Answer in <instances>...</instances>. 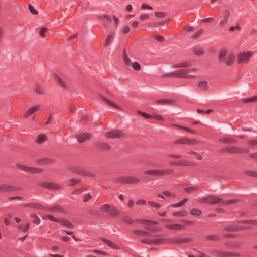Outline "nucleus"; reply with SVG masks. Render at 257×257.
<instances>
[{
  "label": "nucleus",
  "mask_w": 257,
  "mask_h": 257,
  "mask_svg": "<svg viewBox=\"0 0 257 257\" xmlns=\"http://www.w3.org/2000/svg\"><path fill=\"white\" fill-rule=\"evenodd\" d=\"M235 202L236 200L234 199L228 200L224 201L222 199L214 195H208L199 200V202L200 203H208L212 204L218 203H220L221 204H230L234 203Z\"/></svg>",
  "instance_id": "nucleus-1"
},
{
  "label": "nucleus",
  "mask_w": 257,
  "mask_h": 257,
  "mask_svg": "<svg viewBox=\"0 0 257 257\" xmlns=\"http://www.w3.org/2000/svg\"><path fill=\"white\" fill-rule=\"evenodd\" d=\"M196 70V68H192L184 69H179L175 71L170 72L165 75V76H173L175 77L191 78L195 77L194 75L190 74V72H194Z\"/></svg>",
  "instance_id": "nucleus-2"
},
{
  "label": "nucleus",
  "mask_w": 257,
  "mask_h": 257,
  "mask_svg": "<svg viewBox=\"0 0 257 257\" xmlns=\"http://www.w3.org/2000/svg\"><path fill=\"white\" fill-rule=\"evenodd\" d=\"M174 172L172 168L157 169L145 170L143 173L145 175L154 177H161L171 175Z\"/></svg>",
  "instance_id": "nucleus-3"
},
{
  "label": "nucleus",
  "mask_w": 257,
  "mask_h": 257,
  "mask_svg": "<svg viewBox=\"0 0 257 257\" xmlns=\"http://www.w3.org/2000/svg\"><path fill=\"white\" fill-rule=\"evenodd\" d=\"M69 170L77 174L91 177H95V175L93 173L89 172L87 170L77 165L70 166L69 167Z\"/></svg>",
  "instance_id": "nucleus-4"
},
{
  "label": "nucleus",
  "mask_w": 257,
  "mask_h": 257,
  "mask_svg": "<svg viewBox=\"0 0 257 257\" xmlns=\"http://www.w3.org/2000/svg\"><path fill=\"white\" fill-rule=\"evenodd\" d=\"M122 57L123 61L126 65L131 66L135 70H139L141 69V66L138 63H132L131 60L128 58L125 53V49H124L123 51Z\"/></svg>",
  "instance_id": "nucleus-5"
},
{
  "label": "nucleus",
  "mask_w": 257,
  "mask_h": 257,
  "mask_svg": "<svg viewBox=\"0 0 257 257\" xmlns=\"http://www.w3.org/2000/svg\"><path fill=\"white\" fill-rule=\"evenodd\" d=\"M174 143L175 144H180L182 145H194L199 144L200 142L196 139H190L183 137L175 140Z\"/></svg>",
  "instance_id": "nucleus-6"
},
{
  "label": "nucleus",
  "mask_w": 257,
  "mask_h": 257,
  "mask_svg": "<svg viewBox=\"0 0 257 257\" xmlns=\"http://www.w3.org/2000/svg\"><path fill=\"white\" fill-rule=\"evenodd\" d=\"M17 166L21 170L31 173H39L43 171V169L40 168L31 167L22 164H18Z\"/></svg>",
  "instance_id": "nucleus-7"
},
{
  "label": "nucleus",
  "mask_w": 257,
  "mask_h": 257,
  "mask_svg": "<svg viewBox=\"0 0 257 257\" xmlns=\"http://www.w3.org/2000/svg\"><path fill=\"white\" fill-rule=\"evenodd\" d=\"M252 52L248 51L247 52H242L239 54L237 57V61L239 63H245L251 57Z\"/></svg>",
  "instance_id": "nucleus-8"
},
{
  "label": "nucleus",
  "mask_w": 257,
  "mask_h": 257,
  "mask_svg": "<svg viewBox=\"0 0 257 257\" xmlns=\"http://www.w3.org/2000/svg\"><path fill=\"white\" fill-rule=\"evenodd\" d=\"M223 151L227 152L230 153H240L242 152H247L249 150L248 149H244L236 146H228L224 149Z\"/></svg>",
  "instance_id": "nucleus-9"
},
{
  "label": "nucleus",
  "mask_w": 257,
  "mask_h": 257,
  "mask_svg": "<svg viewBox=\"0 0 257 257\" xmlns=\"http://www.w3.org/2000/svg\"><path fill=\"white\" fill-rule=\"evenodd\" d=\"M41 110V107L40 105L34 106L29 108L24 114V116L25 118L33 116L34 117L36 115L37 111Z\"/></svg>",
  "instance_id": "nucleus-10"
},
{
  "label": "nucleus",
  "mask_w": 257,
  "mask_h": 257,
  "mask_svg": "<svg viewBox=\"0 0 257 257\" xmlns=\"http://www.w3.org/2000/svg\"><path fill=\"white\" fill-rule=\"evenodd\" d=\"M39 185L44 188L50 189H59L62 188L60 184H55L48 182H41L39 183Z\"/></svg>",
  "instance_id": "nucleus-11"
},
{
  "label": "nucleus",
  "mask_w": 257,
  "mask_h": 257,
  "mask_svg": "<svg viewBox=\"0 0 257 257\" xmlns=\"http://www.w3.org/2000/svg\"><path fill=\"white\" fill-rule=\"evenodd\" d=\"M20 189L18 187L9 184H0V192H11L18 191Z\"/></svg>",
  "instance_id": "nucleus-12"
},
{
  "label": "nucleus",
  "mask_w": 257,
  "mask_h": 257,
  "mask_svg": "<svg viewBox=\"0 0 257 257\" xmlns=\"http://www.w3.org/2000/svg\"><path fill=\"white\" fill-rule=\"evenodd\" d=\"M165 241V239L162 238H156V239H147L145 238L141 240V242L146 244H158L163 243Z\"/></svg>",
  "instance_id": "nucleus-13"
},
{
  "label": "nucleus",
  "mask_w": 257,
  "mask_h": 257,
  "mask_svg": "<svg viewBox=\"0 0 257 257\" xmlns=\"http://www.w3.org/2000/svg\"><path fill=\"white\" fill-rule=\"evenodd\" d=\"M105 136L109 138H120L123 136L122 133L119 130H113L111 132L106 133Z\"/></svg>",
  "instance_id": "nucleus-14"
},
{
  "label": "nucleus",
  "mask_w": 257,
  "mask_h": 257,
  "mask_svg": "<svg viewBox=\"0 0 257 257\" xmlns=\"http://www.w3.org/2000/svg\"><path fill=\"white\" fill-rule=\"evenodd\" d=\"M240 255V254L238 253L224 251H218L216 253L217 257H232L239 256Z\"/></svg>",
  "instance_id": "nucleus-15"
},
{
  "label": "nucleus",
  "mask_w": 257,
  "mask_h": 257,
  "mask_svg": "<svg viewBox=\"0 0 257 257\" xmlns=\"http://www.w3.org/2000/svg\"><path fill=\"white\" fill-rule=\"evenodd\" d=\"M91 137V134L89 133H84L76 135V137L80 143H83L89 140Z\"/></svg>",
  "instance_id": "nucleus-16"
},
{
  "label": "nucleus",
  "mask_w": 257,
  "mask_h": 257,
  "mask_svg": "<svg viewBox=\"0 0 257 257\" xmlns=\"http://www.w3.org/2000/svg\"><path fill=\"white\" fill-rule=\"evenodd\" d=\"M100 98L104 101V102L108 105H109L114 108H116L119 110H122V108L120 106L115 104L114 103L110 101L109 100L107 99L106 97H105L104 96H103L102 94H99Z\"/></svg>",
  "instance_id": "nucleus-17"
},
{
  "label": "nucleus",
  "mask_w": 257,
  "mask_h": 257,
  "mask_svg": "<svg viewBox=\"0 0 257 257\" xmlns=\"http://www.w3.org/2000/svg\"><path fill=\"white\" fill-rule=\"evenodd\" d=\"M170 164L174 166H191L193 164L191 162L185 160H181L180 161H173L170 162Z\"/></svg>",
  "instance_id": "nucleus-18"
},
{
  "label": "nucleus",
  "mask_w": 257,
  "mask_h": 257,
  "mask_svg": "<svg viewBox=\"0 0 257 257\" xmlns=\"http://www.w3.org/2000/svg\"><path fill=\"white\" fill-rule=\"evenodd\" d=\"M165 228L172 230H180L184 229L185 226L180 224H173L166 225Z\"/></svg>",
  "instance_id": "nucleus-19"
},
{
  "label": "nucleus",
  "mask_w": 257,
  "mask_h": 257,
  "mask_svg": "<svg viewBox=\"0 0 257 257\" xmlns=\"http://www.w3.org/2000/svg\"><path fill=\"white\" fill-rule=\"evenodd\" d=\"M53 76L55 81L57 84L63 88H66L67 87L66 83L59 75L57 74H54Z\"/></svg>",
  "instance_id": "nucleus-20"
},
{
  "label": "nucleus",
  "mask_w": 257,
  "mask_h": 257,
  "mask_svg": "<svg viewBox=\"0 0 257 257\" xmlns=\"http://www.w3.org/2000/svg\"><path fill=\"white\" fill-rule=\"evenodd\" d=\"M35 162L38 165H43L52 163L53 162V159L49 158H43L37 159Z\"/></svg>",
  "instance_id": "nucleus-21"
},
{
  "label": "nucleus",
  "mask_w": 257,
  "mask_h": 257,
  "mask_svg": "<svg viewBox=\"0 0 257 257\" xmlns=\"http://www.w3.org/2000/svg\"><path fill=\"white\" fill-rule=\"evenodd\" d=\"M95 147L98 149L102 150H108L110 149V146L108 144L101 142L96 143L95 144Z\"/></svg>",
  "instance_id": "nucleus-22"
},
{
  "label": "nucleus",
  "mask_w": 257,
  "mask_h": 257,
  "mask_svg": "<svg viewBox=\"0 0 257 257\" xmlns=\"http://www.w3.org/2000/svg\"><path fill=\"white\" fill-rule=\"evenodd\" d=\"M227 55V51L226 50H221L218 56L219 62L221 63L225 62Z\"/></svg>",
  "instance_id": "nucleus-23"
},
{
  "label": "nucleus",
  "mask_w": 257,
  "mask_h": 257,
  "mask_svg": "<svg viewBox=\"0 0 257 257\" xmlns=\"http://www.w3.org/2000/svg\"><path fill=\"white\" fill-rule=\"evenodd\" d=\"M188 214V212L186 210H181L179 211L173 212L172 215L174 217H185Z\"/></svg>",
  "instance_id": "nucleus-24"
},
{
  "label": "nucleus",
  "mask_w": 257,
  "mask_h": 257,
  "mask_svg": "<svg viewBox=\"0 0 257 257\" xmlns=\"http://www.w3.org/2000/svg\"><path fill=\"white\" fill-rule=\"evenodd\" d=\"M192 239L190 238H177L173 240V242L175 243H183L191 241Z\"/></svg>",
  "instance_id": "nucleus-25"
},
{
  "label": "nucleus",
  "mask_w": 257,
  "mask_h": 257,
  "mask_svg": "<svg viewBox=\"0 0 257 257\" xmlns=\"http://www.w3.org/2000/svg\"><path fill=\"white\" fill-rule=\"evenodd\" d=\"M114 32H111L110 34L107 36L106 39L104 42V46L105 47H107L112 41L114 37Z\"/></svg>",
  "instance_id": "nucleus-26"
},
{
  "label": "nucleus",
  "mask_w": 257,
  "mask_h": 257,
  "mask_svg": "<svg viewBox=\"0 0 257 257\" xmlns=\"http://www.w3.org/2000/svg\"><path fill=\"white\" fill-rule=\"evenodd\" d=\"M174 102L172 100L162 99L156 101V103L160 105H172Z\"/></svg>",
  "instance_id": "nucleus-27"
},
{
  "label": "nucleus",
  "mask_w": 257,
  "mask_h": 257,
  "mask_svg": "<svg viewBox=\"0 0 257 257\" xmlns=\"http://www.w3.org/2000/svg\"><path fill=\"white\" fill-rule=\"evenodd\" d=\"M137 223L146 224H157V222L155 221H152L145 219H137L135 221Z\"/></svg>",
  "instance_id": "nucleus-28"
},
{
  "label": "nucleus",
  "mask_w": 257,
  "mask_h": 257,
  "mask_svg": "<svg viewBox=\"0 0 257 257\" xmlns=\"http://www.w3.org/2000/svg\"><path fill=\"white\" fill-rule=\"evenodd\" d=\"M197 86L200 90L203 91L206 90L208 89L207 82L206 81L198 82Z\"/></svg>",
  "instance_id": "nucleus-29"
},
{
  "label": "nucleus",
  "mask_w": 257,
  "mask_h": 257,
  "mask_svg": "<svg viewBox=\"0 0 257 257\" xmlns=\"http://www.w3.org/2000/svg\"><path fill=\"white\" fill-rule=\"evenodd\" d=\"M219 142L226 143V144H233L236 143L237 141L236 140L231 139L229 138H223L219 139Z\"/></svg>",
  "instance_id": "nucleus-30"
},
{
  "label": "nucleus",
  "mask_w": 257,
  "mask_h": 257,
  "mask_svg": "<svg viewBox=\"0 0 257 257\" xmlns=\"http://www.w3.org/2000/svg\"><path fill=\"white\" fill-rule=\"evenodd\" d=\"M104 17L106 19L107 21L108 22H112L113 21L115 25H117L119 20L118 19L114 16H111L109 15H104Z\"/></svg>",
  "instance_id": "nucleus-31"
},
{
  "label": "nucleus",
  "mask_w": 257,
  "mask_h": 257,
  "mask_svg": "<svg viewBox=\"0 0 257 257\" xmlns=\"http://www.w3.org/2000/svg\"><path fill=\"white\" fill-rule=\"evenodd\" d=\"M234 57L232 54H229L227 56L226 59H225V63L228 66L231 65L234 61Z\"/></svg>",
  "instance_id": "nucleus-32"
},
{
  "label": "nucleus",
  "mask_w": 257,
  "mask_h": 257,
  "mask_svg": "<svg viewBox=\"0 0 257 257\" xmlns=\"http://www.w3.org/2000/svg\"><path fill=\"white\" fill-rule=\"evenodd\" d=\"M243 224L244 225H241L239 227L243 229H247L250 227L248 225V224H255L257 225V221H254V220H247L243 222Z\"/></svg>",
  "instance_id": "nucleus-33"
},
{
  "label": "nucleus",
  "mask_w": 257,
  "mask_h": 257,
  "mask_svg": "<svg viewBox=\"0 0 257 257\" xmlns=\"http://www.w3.org/2000/svg\"><path fill=\"white\" fill-rule=\"evenodd\" d=\"M140 181V179L135 176H127V184H137L139 183Z\"/></svg>",
  "instance_id": "nucleus-34"
},
{
  "label": "nucleus",
  "mask_w": 257,
  "mask_h": 257,
  "mask_svg": "<svg viewBox=\"0 0 257 257\" xmlns=\"http://www.w3.org/2000/svg\"><path fill=\"white\" fill-rule=\"evenodd\" d=\"M102 240L104 243H105L107 245H108L109 247H111L112 248H117V245L112 241L106 239L105 238H102Z\"/></svg>",
  "instance_id": "nucleus-35"
},
{
  "label": "nucleus",
  "mask_w": 257,
  "mask_h": 257,
  "mask_svg": "<svg viewBox=\"0 0 257 257\" xmlns=\"http://www.w3.org/2000/svg\"><path fill=\"white\" fill-rule=\"evenodd\" d=\"M187 198H184L179 202L171 204V206L175 208L181 207L187 201Z\"/></svg>",
  "instance_id": "nucleus-36"
},
{
  "label": "nucleus",
  "mask_w": 257,
  "mask_h": 257,
  "mask_svg": "<svg viewBox=\"0 0 257 257\" xmlns=\"http://www.w3.org/2000/svg\"><path fill=\"white\" fill-rule=\"evenodd\" d=\"M108 212L109 215L113 216H116L119 214L118 211L113 206H110V210H109Z\"/></svg>",
  "instance_id": "nucleus-37"
},
{
  "label": "nucleus",
  "mask_w": 257,
  "mask_h": 257,
  "mask_svg": "<svg viewBox=\"0 0 257 257\" xmlns=\"http://www.w3.org/2000/svg\"><path fill=\"white\" fill-rule=\"evenodd\" d=\"M241 102L244 103H249L257 102V95L256 96L243 99L241 100Z\"/></svg>",
  "instance_id": "nucleus-38"
},
{
  "label": "nucleus",
  "mask_w": 257,
  "mask_h": 257,
  "mask_svg": "<svg viewBox=\"0 0 257 257\" xmlns=\"http://www.w3.org/2000/svg\"><path fill=\"white\" fill-rule=\"evenodd\" d=\"M115 181L117 183L127 184V176L119 177L115 179Z\"/></svg>",
  "instance_id": "nucleus-39"
},
{
  "label": "nucleus",
  "mask_w": 257,
  "mask_h": 257,
  "mask_svg": "<svg viewBox=\"0 0 257 257\" xmlns=\"http://www.w3.org/2000/svg\"><path fill=\"white\" fill-rule=\"evenodd\" d=\"M59 223L62 224V225H64L65 226L68 227H72L73 225L71 222H70L68 220L65 219H60Z\"/></svg>",
  "instance_id": "nucleus-40"
},
{
  "label": "nucleus",
  "mask_w": 257,
  "mask_h": 257,
  "mask_svg": "<svg viewBox=\"0 0 257 257\" xmlns=\"http://www.w3.org/2000/svg\"><path fill=\"white\" fill-rule=\"evenodd\" d=\"M191 66V64L189 62H184L182 63H178L175 65V68L180 67H189Z\"/></svg>",
  "instance_id": "nucleus-41"
},
{
  "label": "nucleus",
  "mask_w": 257,
  "mask_h": 257,
  "mask_svg": "<svg viewBox=\"0 0 257 257\" xmlns=\"http://www.w3.org/2000/svg\"><path fill=\"white\" fill-rule=\"evenodd\" d=\"M190 214L195 217H198L201 214V211L197 208H193L190 210Z\"/></svg>",
  "instance_id": "nucleus-42"
},
{
  "label": "nucleus",
  "mask_w": 257,
  "mask_h": 257,
  "mask_svg": "<svg viewBox=\"0 0 257 257\" xmlns=\"http://www.w3.org/2000/svg\"><path fill=\"white\" fill-rule=\"evenodd\" d=\"M222 13L223 14L222 19L228 20V19L229 18V17L230 16V10L228 9H225V10H224Z\"/></svg>",
  "instance_id": "nucleus-43"
},
{
  "label": "nucleus",
  "mask_w": 257,
  "mask_h": 257,
  "mask_svg": "<svg viewBox=\"0 0 257 257\" xmlns=\"http://www.w3.org/2000/svg\"><path fill=\"white\" fill-rule=\"evenodd\" d=\"M135 233L137 235H139L143 236H151L150 233L141 230H135L134 231Z\"/></svg>",
  "instance_id": "nucleus-44"
},
{
  "label": "nucleus",
  "mask_w": 257,
  "mask_h": 257,
  "mask_svg": "<svg viewBox=\"0 0 257 257\" xmlns=\"http://www.w3.org/2000/svg\"><path fill=\"white\" fill-rule=\"evenodd\" d=\"M35 92L37 94L39 95H43L44 94V91L43 88H42L40 85H36L35 87Z\"/></svg>",
  "instance_id": "nucleus-45"
},
{
  "label": "nucleus",
  "mask_w": 257,
  "mask_h": 257,
  "mask_svg": "<svg viewBox=\"0 0 257 257\" xmlns=\"http://www.w3.org/2000/svg\"><path fill=\"white\" fill-rule=\"evenodd\" d=\"M80 181V180L79 179H71L67 181V184L68 186H72Z\"/></svg>",
  "instance_id": "nucleus-46"
},
{
  "label": "nucleus",
  "mask_w": 257,
  "mask_h": 257,
  "mask_svg": "<svg viewBox=\"0 0 257 257\" xmlns=\"http://www.w3.org/2000/svg\"><path fill=\"white\" fill-rule=\"evenodd\" d=\"M30 217L33 219V222L36 224H39L40 223V219L35 214H31Z\"/></svg>",
  "instance_id": "nucleus-47"
},
{
  "label": "nucleus",
  "mask_w": 257,
  "mask_h": 257,
  "mask_svg": "<svg viewBox=\"0 0 257 257\" xmlns=\"http://www.w3.org/2000/svg\"><path fill=\"white\" fill-rule=\"evenodd\" d=\"M25 207H30L32 208H41L42 206L40 204L35 203H31L29 204H26L24 205Z\"/></svg>",
  "instance_id": "nucleus-48"
},
{
  "label": "nucleus",
  "mask_w": 257,
  "mask_h": 257,
  "mask_svg": "<svg viewBox=\"0 0 257 257\" xmlns=\"http://www.w3.org/2000/svg\"><path fill=\"white\" fill-rule=\"evenodd\" d=\"M110 206H111L108 204H104L101 206L100 210L103 212H108Z\"/></svg>",
  "instance_id": "nucleus-49"
},
{
  "label": "nucleus",
  "mask_w": 257,
  "mask_h": 257,
  "mask_svg": "<svg viewBox=\"0 0 257 257\" xmlns=\"http://www.w3.org/2000/svg\"><path fill=\"white\" fill-rule=\"evenodd\" d=\"M163 194L166 196L170 197L172 198H176V195L175 193L170 192L169 191H164L163 192Z\"/></svg>",
  "instance_id": "nucleus-50"
},
{
  "label": "nucleus",
  "mask_w": 257,
  "mask_h": 257,
  "mask_svg": "<svg viewBox=\"0 0 257 257\" xmlns=\"http://www.w3.org/2000/svg\"><path fill=\"white\" fill-rule=\"evenodd\" d=\"M45 138L46 136L44 134H40L38 136L37 142L38 144H41L45 140Z\"/></svg>",
  "instance_id": "nucleus-51"
},
{
  "label": "nucleus",
  "mask_w": 257,
  "mask_h": 257,
  "mask_svg": "<svg viewBox=\"0 0 257 257\" xmlns=\"http://www.w3.org/2000/svg\"><path fill=\"white\" fill-rule=\"evenodd\" d=\"M244 174L246 175L249 176H252L254 177H257V172L253 171H245L244 172Z\"/></svg>",
  "instance_id": "nucleus-52"
},
{
  "label": "nucleus",
  "mask_w": 257,
  "mask_h": 257,
  "mask_svg": "<svg viewBox=\"0 0 257 257\" xmlns=\"http://www.w3.org/2000/svg\"><path fill=\"white\" fill-rule=\"evenodd\" d=\"M197 190V188L195 186H191L188 187H185L184 188V190L187 193H191Z\"/></svg>",
  "instance_id": "nucleus-53"
},
{
  "label": "nucleus",
  "mask_w": 257,
  "mask_h": 257,
  "mask_svg": "<svg viewBox=\"0 0 257 257\" xmlns=\"http://www.w3.org/2000/svg\"><path fill=\"white\" fill-rule=\"evenodd\" d=\"M187 154L194 156L195 158L198 160H201L202 158L201 155L195 151H190L187 152Z\"/></svg>",
  "instance_id": "nucleus-54"
},
{
  "label": "nucleus",
  "mask_w": 257,
  "mask_h": 257,
  "mask_svg": "<svg viewBox=\"0 0 257 257\" xmlns=\"http://www.w3.org/2000/svg\"><path fill=\"white\" fill-rule=\"evenodd\" d=\"M219 238V237L216 235H212L206 237V239L212 241H217Z\"/></svg>",
  "instance_id": "nucleus-55"
},
{
  "label": "nucleus",
  "mask_w": 257,
  "mask_h": 257,
  "mask_svg": "<svg viewBox=\"0 0 257 257\" xmlns=\"http://www.w3.org/2000/svg\"><path fill=\"white\" fill-rule=\"evenodd\" d=\"M148 204L150 207L152 208H159L160 207L159 204L153 201H149Z\"/></svg>",
  "instance_id": "nucleus-56"
},
{
  "label": "nucleus",
  "mask_w": 257,
  "mask_h": 257,
  "mask_svg": "<svg viewBox=\"0 0 257 257\" xmlns=\"http://www.w3.org/2000/svg\"><path fill=\"white\" fill-rule=\"evenodd\" d=\"M29 10L30 12L33 14H37L38 13V11L36 10L34 6L31 4H29L28 6Z\"/></svg>",
  "instance_id": "nucleus-57"
},
{
  "label": "nucleus",
  "mask_w": 257,
  "mask_h": 257,
  "mask_svg": "<svg viewBox=\"0 0 257 257\" xmlns=\"http://www.w3.org/2000/svg\"><path fill=\"white\" fill-rule=\"evenodd\" d=\"M176 126L177 127H179V128L185 130L187 131L188 132H190V133H195L194 130H193L192 129H191V128H190L189 127H186V126H183L180 125H176Z\"/></svg>",
  "instance_id": "nucleus-58"
},
{
  "label": "nucleus",
  "mask_w": 257,
  "mask_h": 257,
  "mask_svg": "<svg viewBox=\"0 0 257 257\" xmlns=\"http://www.w3.org/2000/svg\"><path fill=\"white\" fill-rule=\"evenodd\" d=\"M203 29H199L196 32L194 33L192 35V38L197 39L199 37V36L203 33Z\"/></svg>",
  "instance_id": "nucleus-59"
},
{
  "label": "nucleus",
  "mask_w": 257,
  "mask_h": 257,
  "mask_svg": "<svg viewBox=\"0 0 257 257\" xmlns=\"http://www.w3.org/2000/svg\"><path fill=\"white\" fill-rule=\"evenodd\" d=\"M247 146L250 147H253V146H257V140H250L247 142Z\"/></svg>",
  "instance_id": "nucleus-60"
},
{
  "label": "nucleus",
  "mask_w": 257,
  "mask_h": 257,
  "mask_svg": "<svg viewBox=\"0 0 257 257\" xmlns=\"http://www.w3.org/2000/svg\"><path fill=\"white\" fill-rule=\"evenodd\" d=\"M138 113L140 115H141L142 116H143V117H144L145 118H151L153 117V116L152 115H150V114H148V113H146L145 112H142V111H138Z\"/></svg>",
  "instance_id": "nucleus-61"
},
{
  "label": "nucleus",
  "mask_w": 257,
  "mask_h": 257,
  "mask_svg": "<svg viewBox=\"0 0 257 257\" xmlns=\"http://www.w3.org/2000/svg\"><path fill=\"white\" fill-rule=\"evenodd\" d=\"M48 31V29L45 27L41 28L39 34L41 37H44L45 36V33Z\"/></svg>",
  "instance_id": "nucleus-62"
},
{
  "label": "nucleus",
  "mask_w": 257,
  "mask_h": 257,
  "mask_svg": "<svg viewBox=\"0 0 257 257\" xmlns=\"http://www.w3.org/2000/svg\"><path fill=\"white\" fill-rule=\"evenodd\" d=\"M193 52L196 55H201L203 54V50L200 48H197L194 50Z\"/></svg>",
  "instance_id": "nucleus-63"
},
{
  "label": "nucleus",
  "mask_w": 257,
  "mask_h": 257,
  "mask_svg": "<svg viewBox=\"0 0 257 257\" xmlns=\"http://www.w3.org/2000/svg\"><path fill=\"white\" fill-rule=\"evenodd\" d=\"M92 197V196L90 194H87L84 196L83 198V201L84 202H86L88 201L89 199H90Z\"/></svg>",
  "instance_id": "nucleus-64"
}]
</instances>
